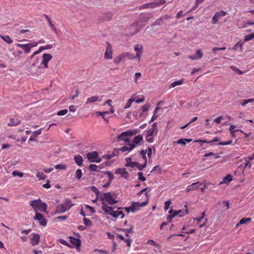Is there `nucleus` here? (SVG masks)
Returning <instances> with one entry per match:
<instances>
[{
	"label": "nucleus",
	"instance_id": "obj_62",
	"mask_svg": "<svg viewBox=\"0 0 254 254\" xmlns=\"http://www.w3.org/2000/svg\"><path fill=\"white\" fill-rule=\"evenodd\" d=\"M147 165L146 163H144L143 164H139V163H138V165H136L137 168L139 170H142L144 168L146 167Z\"/></svg>",
	"mask_w": 254,
	"mask_h": 254
},
{
	"label": "nucleus",
	"instance_id": "obj_59",
	"mask_svg": "<svg viewBox=\"0 0 254 254\" xmlns=\"http://www.w3.org/2000/svg\"><path fill=\"white\" fill-rule=\"evenodd\" d=\"M83 224L86 226H90L92 224V221L88 219H83Z\"/></svg>",
	"mask_w": 254,
	"mask_h": 254
},
{
	"label": "nucleus",
	"instance_id": "obj_57",
	"mask_svg": "<svg viewBox=\"0 0 254 254\" xmlns=\"http://www.w3.org/2000/svg\"><path fill=\"white\" fill-rule=\"evenodd\" d=\"M205 216V211H203L201 214V216L199 217H196L194 219V220H196L197 221V222L198 223L201 221V220L204 218V217Z\"/></svg>",
	"mask_w": 254,
	"mask_h": 254
},
{
	"label": "nucleus",
	"instance_id": "obj_36",
	"mask_svg": "<svg viewBox=\"0 0 254 254\" xmlns=\"http://www.w3.org/2000/svg\"><path fill=\"white\" fill-rule=\"evenodd\" d=\"M36 176L37 177V178L40 180H44L46 178V175L44 174V173L43 172L38 171L37 172L36 174Z\"/></svg>",
	"mask_w": 254,
	"mask_h": 254
},
{
	"label": "nucleus",
	"instance_id": "obj_2",
	"mask_svg": "<svg viewBox=\"0 0 254 254\" xmlns=\"http://www.w3.org/2000/svg\"><path fill=\"white\" fill-rule=\"evenodd\" d=\"M102 204L108 203L110 205H113L118 202L117 200L114 197L113 193L111 192H105L100 197Z\"/></svg>",
	"mask_w": 254,
	"mask_h": 254
},
{
	"label": "nucleus",
	"instance_id": "obj_7",
	"mask_svg": "<svg viewBox=\"0 0 254 254\" xmlns=\"http://www.w3.org/2000/svg\"><path fill=\"white\" fill-rule=\"evenodd\" d=\"M87 157L90 162L100 163L102 161V159L99 157V153L97 151L87 153Z\"/></svg>",
	"mask_w": 254,
	"mask_h": 254
},
{
	"label": "nucleus",
	"instance_id": "obj_49",
	"mask_svg": "<svg viewBox=\"0 0 254 254\" xmlns=\"http://www.w3.org/2000/svg\"><path fill=\"white\" fill-rule=\"evenodd\" d=\"M162 23V21L161 20V17H160L159 18L155 20V21H154L152 24V26H155V25H160Z\"/></svg>",
	"mask_w": 254,
	"mask_h": 254
},
{
	"label": "nucleus",
	"instance_id": "obj_52",
	"mask_svg": "<svg viewBox=\"0 0 254 254\" xmlns=\"http://www.w3.org/2000/svg\"><path fill=\"white\" fill-rule=\"evenodd\" d=\"M56 169H63L64 170L66 168V166L64 164H60L55 166Z\"/></svg>",
	"mask_w": 254,
	"mask_h": 254
},
{
	"label": "nucleus",
	"instance_id": "obj_12",
	"mask_svg": "<svg viewBox=\"0 0 254 254\" xmlns=\"http://www.w3.org/2000/svg\"><path fill=\"white\" fill-rule=\"evenodd\" d=\"M227 15V12L220 10L217 11L212 18V23L214 24L217 23L219 19Z\"/></svg>",
	"mask_w": 254,
	"mask_h": 254
},
{
	"label": "nucleus",
	"instance_id": "obj_22",
	"mask_svg": "<svg viewBox=\"0 0 254 254\" xmlns=\"http://www.w3.org/2000/svg\"><path fill=\"white\" fill-rule=\"evenodd\" d=\"M125 58L126 57L124 52L118 56L115 57L113 60V62L116 64H118L121 62L124 61Z\"/></svg>",
	"mask_w": 254,
	"mask_h": 254
},
{
	"label": "nucleus",
	"instance_id": "obj_38",
	"mask_svg": "<svg viewBox=\"0 0 254 254\" xmlns=\"http://www.w3.org/2000/svg\"><path fill=\"white\" fill-rule=\"evenodd\" d=\"M125 132H126V133L127 136H132V135H135L137 133V132H139V131H138L137 129H135V130H129L126 131Z\"/></svg>",
	"mask_w": 254,
	"mask_h": 254
},
{
	"label": "nucleus",
	"instance_id": "obj_45",
	"mask_svg": "<svg viewBox=\"0 0 254 254\" xmlns=\"http://www.w3.org/2000/svg\"><path fill=\"white\" fill-rule=\"evenodd\" d=\"M89 170L92 171H98V166L95 164H90L88 167Z\"/></svg>",
	"mask_w": 254,
	"mask_h": 254
},
{
	"label": "nucleus",
	"instance_id": "obj_5",
	"mask_svg": "<svg viewBox=\"0 0 254 254\" xmlns=\"http://www.w3.org/2000/svg\"><path fill=\"white\" fill-rule=\"evenodd\" d=\"M166 3L165 0H155L151 3L144 4L141 5L139 9L154 8L164 4Z\"/></svg>",
	"mask_w": 254,
	"mask_h": 254
},
{
	"label": "nucleus",
	"instance_id": "obj_50",
	"mask_svg": "<svg viewBox=\"0 0 254 254\" xmlns=\"http://www.w3.org/2000/svg\"><path fill=\"white\" fill-rule=\"evenodd\" d=\"M235 128V126L234 125H232L230 126L229 130L232 136H234L235 133L237 131V130H234Z\"/></svg>",
	"mask_w": 254,
	"mask_h": 254
},
{
	"label": "nucleus",
	"instance_id": "obj_35",
	"mask_svg": "<svg viewBox=\"0 0 254 254\" xmlns=\"http://www.w3.org/2000/svg\"><path fill=\"white\" fill-rule=\"evenodd\" d=\"M147 153V150H142L139 152V155H141L142 158L143 159L144 163L147 164V157L146 156V154Z\"/></svg>",
	"mask_w": 254,
	"mask_h": 254
},
{
	"label": "nucleus",
	"instance_id": "obj_11",
	"mask_svg": "<svg viewBox=\"0 0 254 254\" xmlns=\"http://www.w3.org/2000/svg\"><path fill=\"white\" fill-rule=\"evenodd\" d=\"M187 206L185 205V208ZM188 213L189 211L187 208H186L185 210L180 209L173 211L172 209H171L169 210L170 215H168V217H169L170 219H172V218L174 217L175 216L179 215L180 216L182 217L185 216L186 214H188Z\"/></svg>",
	"mask_w": 254,
	"mask_h": 254
},
{
	"label": "nucleus",
	"instance_id": "obj_30",
	"mask_svg": "<svg viewBox=\"0 0 254 254\" xmlns=\"http://www.w3.org/2000/svg\"><path fill=\"white\" fill-rule=\"evenodd\" d=\"M120 215L121 216V218L123 219V218L125 216V214L124 213L123 211L122 210H116L114 211V210L112 211V213L111 214V216H112L113 217L117 218Z\"/></svg>",
	"mask_w": 254,
	"mask_h": 254
},
{
	"label": "nucleus",
	"instance_id": "obj_44",
	"mask_svg": "<svg viewBox=\"0 0 254 254\" xmlns=\"http://www.w3.org/2000/svg\"><path fill=\"white\" fill-rule=\"evenodd\" d=\"M254 38V33H252L245 36L244 41H248Z\"/></svg>",
	"mask_w": 254,
	"mask_h": 254
},
{
	"label": "nucleus",
	"instance_id": "obj_14",
	"mask_svg": "<svg viewBox=\"0 0 254 254\" xmlns=\"http://www.w3.org/2000/svg\"><path fill=\"white\" fill-rule=\"evenodd\" d=\"M104 58L108 60L113 58L112 47V45L109 43H108V42L107 43V46L104 54Z\"/></svg>",
	"mask_w": 254,
	"mask_h": 254
},
{
	"label": "nucleus",
	"instance_id": "obj_31",
	"mask_svg": "<svg viewBox=\"0 0 254 254\" xmlns=\"http://www.w3.org/2000/svg\"><path fill=\"white\" fill-rule=\"evenodd\" d=\"M74 160L77 165L80 166L83 165V158L80 155L75 156L74 158Z\"/></svg>",
	"mask_w": 254,
	"mask_h": 254
},
{
	"label": "nucleus",
	"instance_id": "obj_42",
	"mask_svg": "<svg viewBox=\"0 0 254 254\" xmlns=\"http://www.w3.org/2000/svg\"><path fill=\"white\" fill-rule=\"evenodd\" d=\"M82 176V172L81 169H77L75 172V177L77 179H80Z\"/></svg>",
	"mask_w": 254,
	"mask_h": 254
},
{
	"label": "nucleus",
	"instance_id": "obj_21",
	"mask_svg": "<svg viewBox=\"0 0 254 254\" xmlns=\"http://www.w3.org/2000/svg\"><path fill=\"white\" fill-rule=\"evenodd\" d=\"M102 209L105 212L106 214L111 215L113 208L112 206H109L107 204H102Z\"/></svg>",
	"mask_w": 254,
	"mask_h": 254
},
{
	"label": "nucleus",
	"instance_id": "obj_43",
	"mask_svg": "<svg viewBox=\"0 0 254 254\" xmlns=\"http://www.w3.org/2000/svg\"><path fill=\"white\" fill-rule=\"evenodd\" d=\"M91 189L92 191L93 192H94L95 193V194L97 195V198H98L99 196V195L100 194V191H99V190L97 189V187H96L95 186H92L91 187Z\"/></svg>",
	"mask_w": 254,
	"mask_h": 254
},
{
	"label": "nucleus",
	"instance_id": "obj_8",
	"mask_svg": "<svg viewBox=\"0 0 254 254\" xmlns=\"http://www.w3.org/2000/svg\"><path fill=\"white\" fill-rule=\"evenodd\" d=\"M39 63L38 59H36L35 62L33 63L30 66L27 68V70L31 74L35 76H38L40 75V72L39 71L40 69L36 68L37 64Z\"/></svg>",
	"mask_w": 254,
	"mask_h": 254
},
{
	"label": "nucleus",
	"instance_id": "obj_41",
	"mask_svg": "<svg viewBox=\"0 0 254 254\" xmlns=\"http://www.w3.org/2000/svg\"><path fill=\"white\" fill-rule=\"evenodd\" d=\"M134 101V100L132 98H130L129 99V100L127 101V102L126 103L124 109H127L129 108L132 104V103Z\"/></svg>",
	"mask_w": 254,
	"mask_h": 254
},
{
	"label": "nucleus",
	"instance_id": "obj_55",
	"mask_svg": "<svg viewBox=\"0 0 254 254\" xmlns=\"http://www.w3.org/2000/svg\"><path fill=\"white\" fill-rule=\"evenodd\" d=\"M125 55L126 58H127L129 59H133L134 58H136V57H135V56L130 54L129 52H125Z\"/></svg>",
	"mask_w": 254,
	"mask_h": 254
},
{
	"label": "nucleus",
	"instance_id": "obj_16",
	"mask_svg": "<svg viewBox=\"0 0 254 254\" xmlns=\"http://www.w3.org/2000/svg\"><path fill=\"white\" fill-rule=\"evenodd\" d=\"M32 236L30 239V243L32 245L35 246L38 245L40 242V236L39 234L32 233L31 234Z\"/></svg>",
	"mask_w": 254,
	"mask_h": 254
},
{
	"label": "nucleus",
	"instance_id": "obj_13",
	"mask_svg": "<svg viewBox=\"0 0 254 254\" xmlns=\"http://www.w3.org/2000/svg\"><path fill=\"white\" fill-rule=\"evenodd\" d=\"M34 219L38 221L41 226H45L47 224V220L41 213L36 212Z\"/></svg>",
	"mask_w": 254,
	"mask_h": 254
},
{
	"label": "nucleus",
	"instance_id": "obj_37",
	"mask_svg": "<svg viewBox=\"0 0 254 254\" xmlns=\"http://www.w3.org/2000/svg\"><path fill=\"white\" fill-rule=\"evenodd\" d=\"M252 219L251 217H244L239 222V224L243 225L246 224V223L251 221Z\"/></svg>",
	"mask_w": 254,
	"mask_h": 254
},
{
	"label": "nucleus",
	"instance_id": "obj_23",
	"mask_svg": "<svg viewBox=\"0 0 254 254\" xmlns=\"http://www.w3.org/2000/svg\"><path fill=\"white\" fill-rule=\"evenodd\" d=\"M113 17V14L112 13L109 12H107L103 13L102 15L101 16L102 21H110L111 20L112 17Z\"/></svg>",
	"mask_w": 254,
	"mask_h": 254
},
{
	"label": "nucleus",
	"instance_id": "obj_25",
	"mask_svg": "<svg viewBox=\"0 0 254 254\" xmlns=\"http://www.w3.org/2000/svg\"><path fill=\"white\" fill-rule=\"evenodd\" d=\"M70 242L77 248H79L81 244V242L79 239H76L72 237H70Z\"/></svg>",
	"mask_w": 254,
	"mask_h": 254
},
{
	"label": "nucleus",
	"instance_id": "obj_19",
	"mask_svg": "<svg viewBox=\"0 0 254 254\" xmlns=\"http://www.w3.org/2000/svg\"><path fill=\"white\" fill-rule=\"evenodd\" d=\"M115 174L121 175L122 177L124 178H128L129 177V174L127 171H126L125 168H119L116 170Z\"/></svg>",
	"mask_w": 254,
	"mask_h": 254
},
{
	"label": "nucleus",
	"instance_id": "obj_47",
	"mask_svg": "<svg viewBox=\"0 0 254 254\" xmlns=\"http://www.w3.org/2000/svg\"><path fill=\"white\" fill-rule=\"evenodd\" d=\"M49 25V26L51 28V29L54 31L55 32H57V29L55 27L54 25L53 24L51 19H49L47 21Z\"/></svg>",
	"mask_w": 254,
	"mask_h": 254
},
{
	"label": "nucleus",
	"instance_id": "obj_17",
	"mask_svg": "<svg viewBox=\"0 0 254 254\" xmlns=\"http://www.w3.org/2000/svg\"><path fill=\"white\" fill-rule=\"evenodd\" d=\"M202 57L203 53L201 51L200 49L196 51L195 55L188 56V58L192 61L198 60V59H200Z\"/></svg>",
	"mask_w": 254,
	"mask_h": 254
},
{
	"label": "nucleus",
	"instance_id": "obj_63",
	"mask_svg": "<svg viewBox=\"0 0 254 254\" xmlns=\"http://www.w3.org/2000/svg\"><path fill=\"white\" fill-rule=\"evenodd\" d=\"M67 112V109H63V110L59 111L57 114L59 116H62L66 114Z\"/></svg>",
	"mask_w": 254,
	"mask_h": 254
},
{
	"label": "nucleus",
	"instance_id": "obj_32",
	"mask_svg": "<svg viewBox=\"0 0 254 254\" xmlns=\"http://www.w3.org/2000/svg\"><path fill=\"white\" fill-rule=\"evenodd\" d=\"M101 98H99V96H92L91 97H88L87 99V101H86V104H88L90 103H93L96 101H100Z\"/></svg>",
	"mask_w": 254,
	"mask_h": 254
},
{
	"label": "nucleus",
	"instance_id": "obj_20",
	"mask_svg": "<svg viewBox=\"0 0 254 254\" xmlns=\"http://www.w3.org/2000/svg\"><path fill=\"white\" fill-rule=\"evenodd\" d=\"M148 203V199H147L144 202H134L132 204L134 205V208L135 210H138L139 209V208L144 207V206L146 205Z\"/></svg>",
	"mask_w": 254,
	"mask_h": 254
},
{
	"label": "nucleus",
	"instance_id": "obj_24",
	"mask_svg": "<svg viewBox=\"0 0 254 254\" xmlns=\"http://www.w3.org/2000/svg\"><path fill=\"white\" fill-rule=\"evenodd\" d=\"M128 145H129V146H124L123 147L120 148H119L120 151H121L123 152H126V151L129 152L135 147L134 144L129 143Z\"/></svg>",
	"mask_w": 254,
	"mask_h": 254
},
{
	"label": "nucleus",
	"instance_id": "obj_27",
	"mask_svg": "<svg viewBox=\"0 0 254 254\" xmlns=\"http://www.w3.org/2000/svg\"><path fill=\"white\" fill-rule=\"evenodd\" d=\"M21 124V121L18 119L11 118L8 123L9 126H16Z\"/></svg>",
	"mask_w": 254,
	"mask_h": 254
},
{
	"label": "nucleus",
	"instance_id": "obj_39",
	"mask_svg": "<svg viewBox=\"0 0 254 254\" xmlns=\"http://www.w3.org/2000/svg\"><path fill=\"white\" fill-rule=\"evenodd\" d=\"M191 140H192L191 139H180L177 141V143L179 144H182L184 145H185L187 142H190Z\"/></svg>",
	"mask_w": 254,
	"mask_h": 254
},
{
	"label": "nucleus",
	"instance_id": "obj_64",
	"mask_svg": "<svg viewBox=\"0 0 254 254\" xmlns=\"http://www.w3.org/2000/svg\"><path fill=\"white\" fill-rule=\"evenodd\" d=\"M159 109V107H156L155 110H154V115H153V117L151 118V120H150V123H151V122H153L155 120V119L156 118V116H155V114H156L157 111L158 110V109Z\"/></svg>",
	"mask_w": 254,
	"mask_h": 254
},
{
	"label": "nucleus",
	"instance_id": "obj_54",
	"mask_svg": "<svg viewBox=\"0 0 254 254\" xmlns=\"http://www.w3.org/2000/svg\"><path fill=\"white\" fill-rule=\"evenodd\" d=\"M233 143V141L230 140L228 141H221L218 143L219 145H228Z\"/></svg>",
	"mask_w": 254,
	"mask_h": 254
},
{
	"label": "nucleus",
	"instance_id": "obj_56",
	"mask_svg": "<svg viewBox=\"0 0 254 254\" xmlns=\"http://www.w3.org/2000/svg\"><path fill=\"white\" fill-rule=\"evenodd\" d=\"M119 151H120L119 148V149H117V148L114 149L113 150V152L111 153L112 157L114 158V157L118 156V155H119Z\"/></svg>",
	"mask_w": 254,
	"mask_h": 254
},
{
	"label": "nucleus",
	"instance_id": "obj_61",
	"mask_svg": "<svg viewBox=\"0 0 254 254\" xmlns=\"http://www.w3.org/2000/svg\"><path fill=\"white\" fill-rule=\"evenodd\" d=\"M223 180L224 182H230L232 180V176L231 175H226L225 177L223 178Z\"/></svg>",
	"mask_w": 254,
	"mask_h": 254
},
{
	"label": "nucleus",
	"instance_id": "obj_46",
	"mask_svg": "<svg viewBox=\"0 0 254 254\" xmlns=\"http://www.w3.org/2000/svg\"><path fill=\"white\" fill-rule=\"evenodd\" d=\"M230 67L232 69L233 71L237 72V73L239 74H243V72L242 71L240 70V69H239L238 68H237V67H236L234 66H231Z\"/></svg>",
	"mask_w": 254,
	"mask_h": 254
},
{
	"label": "nucleus",
	"instance_id": "obj_58",
	"mask_svg": "<svg viewBox=\"0 0 254 254\" xmlns=\"http://www.w3.org/2000/svg\"><path fill=\"white\" fill-rule=\"evenodd\" d=\"M41 132H42V129L41 128V129H38V130L33 132L32 135L34 137H36L37 136L41 134Z\"/></svg>",
	"mask_w": 254,
	"mask_h": 254
},
{
	"label": "nucleus",
	"instance_id": "obj_4",
	"mask_svg": "<svg viewBox=\"0 0 254 254\" xmlns=\"http://www.w3.org/2000/svg\"><path fill=\"white\" fill-rule=\"evenodd\" d=\"M38 44L37 42L33 41L26 44H17L16 46L22 48L26 54H28L31 51V48L36 47Z\"/></svg>",
	"mask_w": 254,
	"mask_h": 254
},
{
	"label": "nucleus",
	"instance_id": "obj_28",
	"mask_svg": "<svg viewBox=\"0 0 254 254\" xmlns=\"http://www.w3.org/2000/svg\"><path fill=\"white\" fill-rule=\"evenodd\" d=\"M126 163L125 165L126 166H129V167H131V168H134L135 166H136V165H138L137 162H132L131 160V158H127L126 159Z\"/></svg>",
	"mask_w": 254,
	"mask_h": 254
},
{
	"label": "nucleus",
	"instance_id": "obj_51",
	"mask_svg": "<svg viewBox=\"0 0 254 254\" xmlns=\"http://www.w3.org/2000/svg\"><path fill=\"white\" fill-rule=\"evenodd\" d=\"M211 155H214L215 159H217V158H219V156H218V154H214L212 152L206 153L204 155V156L205 157H207L211 156Z\"/></svg>",
	"mask_w": 254,
	"mask_h": 254
},
{
	"label": "nucleus",
	"instance_id": "obj_60",
	"mask_svg": "<svg viewBox=\"0 0 254 254\" xmlns=\"http://www.w3.org/2000/svg\"><path fill=\"white\" fill-rule=\"evenodd\" d=\"M203 183H204L203 187L200 188V191H201L202 192L204 191L205 189H206L208 187V186L209 185V183L205 182V181H203Z\"/></svg>",
	"mask_w": 254,
	"mask_h": 254
},
{
	"label": "nucleus",
	"instance_id": "obj_15",
	"mask_svg": "<svg viewBox=\"0 0 254 254\" xmlns=\"http://www.w3.org/2000/svg\"><path fill=\"white\" fill-rule=\"evenodd\" d=\"M134 50L136 51L135 57L139 61L143 53V46L141 45L136 44L134 46Z\"/></svg>",
	"mask_w": 254,
	"mask_h": 254
},
{
	"label": "nucleus",
	"instance_id": "obj_26",
	"mask_svg": "<svg viewBox=\"0 0 254 254\" xmlns=\"http://www.w3.org/2000/svg\"><path fill=\"white\" fill-rule=\"evenodd\" d=\"M143 140V137L142 134H139L134 137L133 140H132V143L131 144H134L135 146L136 144H139L140 142L142 141Z\"/></svg>",
	"mask_w": 254,
	"mask_h": 254
},
{
	"label": "nucleus",
	"instance_id": "obj_33",
	"mask_svg": "<svg viewBox=\"0 0 254 254\" xmlns=\"http://www.w3.org/2000/svg\"><path fill=\"white\" fill-rule=\"evenodd\" d=\"M0 37L8 44H11L13 42V40L8 35H0Z\"/></svg>",
	"mask_w": 254,
	"mask_h": 254
},
{
	"label": "nucleus",
	"instance_id": "obj_40",
	"mask_svg": "<svg viewBox=\"0 0 254 254\" xmlns=\"http://www.w3.org/2000/svg\"><path fill=\"white\" fill-rule=\"evenodd\" d=\"M139 21L141 22H144L148 21L149 18L148 16H145L144 14H141L140 15H139Z\"/></svg>",
	"mask_w": 254,
	"mask_h": 254
},
{
	"label": "nucleus",
	"instance_id": "obj_48",
	"mask_svg": "<svg viewBox=\"0 0 254 254\" xmlns=\"http://www.w3.org/2000/svg\"><path fill=\"white\" fill-rule=\"evenodd\" d=\"M105 174L108 175L109 181L111 182L114 179V175L110 171H107L105 172Z\"/></svg>",
	"mask_w": 254,
	"mask_h": 254
},
{
	"label": "nucleus",
	"instance_id": "obj_34",
	"mask_svg": "<svg viewBox=\"0 0 254 254\" xmlns=\"http://www.w3.org/2000/svg\"><path fill=\"white\" fill-rule=\"evenodd\" d=\"M184 79L175 81L170 85V88L176 87L177 85H182L184 83Z\"/></svg>",
	"mask_w": 254,
	"mask_h": 254
},
{
	"label": "nucleus",
	"instance_id": "obj_6",
	"mask_svg": "<svg viewBox=\"0 0 254 254\" xmlns=\"http://www.w3.org/2000/svg\"><path fill=\"white\" fill-rule=\"evenodd\" d=\"M52 56L49 54H44L42 56V61L41 62L40 65L36 67L37 69L46 68L48 67V62L52 59Z\"/></svg>",
	"mask_w": 254,
	"mask_h": 254
},
{
	"label": "nucleus",
	"instance_id": "obj_18",
	"mask_svg": "<svg viewBox=\"0 0 254 254\" xmlns=\"http://www.w3.org/2000/svg\"><path fill=\"white\" fill-rule=\"evenodd\" d=\"M201 185L202 184L199 182L193 183L190 186H188V187H187L186 191V192H190L191 191L196 190L197 188L199 187V186Z\"/></svg>",
	"mask_w": 254,
	"mask_h": 254
},
{
	"label": "nucleus",
	"instance_id": "obj_9",
	"mask_svg": "<svg viewBox=\"0 0 254 254\" xmlns=\"http://www.w3.org/2000/svg\"><path fill=\"white\" fill-rule=\"evenodd\" d=\"M39 63L38 59H36L35 62L33 63L30 66L27 68V70L31 74L35 76H38L40 75V72L39 71L40 69L36 68L37 64Z\"/></svg>",
	"mask_w": 254,
	"mask_h": 254
},
{
	"label": "nucleus",
	"instance_id": "obj_53",
	"mask_svg": "<svg viewBox=\"0 0 254 254\" xmlns=\"http://www.w3.org/2000/svg\"><path fill=\"white\" fill-rule=\"evenodd\" d=\"M12 175L13 176H18L19 177H22L23 176V174L22 173H20V172H18V171L15 170L13 171L12 173Z\"/></svg>",
	"mask_w": 254,
	"mask_h": 254
},
{
	"label": "nucleus",
	"instance_id": "obj_29",
	"mask_svg": "<svg viewBox=\"0 0 254 254\" xmlns=\"http://www.w3.org/2000/svg\"><path fill=\"white\" fill-rule=\"evenodd\" d=\"M118 141L123 140L126 142H129V139L128 138L125 131L118 135Z\"/></svg>",
	"mask_w": 254,
	"mask_h": 254
},
{
	"label": "nucleus",
	"instance_id": "obj_3",
	"mask_svg": "<svg viewBox=\"0 0 254 254\" xmlns=\"http://www.w3.org/2000/svg\"><path fill=\"white\" fill-rule=\"evenodd\" d=\"M73 205L71 199L66 198L64 203L60 204L57 206L56 212L58 213H64V212L69 210Z\"/></svg>",
	"mask_w": 254,
	"mask_h": 254
},
{
	"label": "nucleus",
	"instance_id": "obj_10",
	"mask_svg": "<svg viewBox=\"0 0 254 254\" xmlns=\"http://www.w3.org/2000/svg\"><path fill=\"white\" fill-rule=\"evenodd\" d=\"M158 134V132L155 129L151 128L148 129L146 131V135L145 136V140L146 141L150 143H152L155 141V136Z\"/></svg>",
	"mask_w": 254,
	"mask_h": 254
},
{
	"label": "nucleus",
	"instance_id": "obj_1",
	"mask_svg": "<svg viewBox=\"0 0 254 254\" xmlns=\"http://www.w3.org/2000/svg\"><path fill=\"white\" fill-rule=\"evenodd\" d=\"M30 204L34 210L35 212H37L38 210H40L46 213L47 210V204L45 202H42L41 199L38 198L35 200H31Z\"/></svg>",
	"mask_w": 254,
	"mask_h": 254
}]
</instances>
